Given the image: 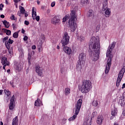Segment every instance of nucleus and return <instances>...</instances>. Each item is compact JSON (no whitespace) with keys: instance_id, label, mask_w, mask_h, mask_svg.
I'll list each match as a JSON object with an SVG mask.
<instances>
[{"instance_id":"1","label":"nucleus","mask_w":125,"mask_h":125,"mask_svg":"<svg viewBox=\"0 0 125 125\" xmlns=\"http://www.w3.org/2000/svg\"><path fill=\"white\" fill-rule=\"evenodd\" d=\"M89 53L91 56L93 61H97L100 54V42L99 38L92 37L90 41Z\"/></svg>"},{"instance_id":"2","label":"nucleus","mask_w":125,"mask_h":125,"mask_svg":"<svg viewBox=\"0 0 125 125\" xmlns=\"http://www.w3.org/2000/svg\"><path fill=\"white\" fill-rule=\"evenodd\" d=\"M68 21V25L69 28L71 29V32H75L77 28V23H75L77 20H78V16L76 13V11L72 10L70 13V16L69 15L65 16V17L62 19V22L65 23L67 20Z\"/></svg>"},{"instance_id":"3","label":"nucleus","mask_w":125,"mask_h":125,"mask_svg":"<svg viewBox=\"0 0 125 125\" xmlns=\"http://www.w3.org/2000/svg\"><path fill=\"white\" fill-rule=\"evenodd\" d=\"M116 45V43L113 42L111 45H110L108 48L107 52H106V57H108L107 60V63L106 66L105 73V74H108L109 71H110V68L112 65V58H113V55L111 54L112 51H113V48H115Z\"/></svg>"},{"instance_id":"4","label":"nucleus","mask_w":125,"mask_h":125,"mask_svg":"<svg viewBox=\"0 0 125 125\" xmlns=\"http://www.w3.org/2000/svg\"><path fill=\"white\" fill-rule=\"evenodd\" d=\"M92 88V84L89 80H83L81 88L82 93H87Z\"/></svg>"},{"instance_id":"5","label":"nucleus","mask_w":125,"mask_h":125,"mask_svg":"<svg viewBox=\"0 0 125 125\" xmlns=\"http://www.w3.org/2000/svg\"><path fill=\"white\" fill-rule=\"evenodd\" d=\"M82 104H83V100L79 99L77 103L75 104V114L72 117H70L68 119V121L71 122V121H74V120H76V118H77V116H78V115H79V113H80V110H81V108L82 107Z\"/></svg>"},{"instance_id":"6","label":"nucleus","mask_w":125,"mask_h":125,"mask_svg":"<svg viewBox=\"0 0 125 125\" xmlns=\"http://www.w3.org/2000/svg\"><path fill=\"white\" fill-rule=\"evenodd\" d=\"M104 0V2L103 3V6L102 11L104 12V11L105 17H110V15H111V11H110V9H107L108 0Z\"/></svg>"},{"instance_id":"7","label":"nucleus","mask_w":125,"mask_h":125,"mask_svg":"<svg viewBox=\"0 0 125 125\" xmlns=\"http://www.w3.org/2000/svg\"><path fill=\"white\" fill-rule=\"evenodd\" d=\"M70 41V37L68 35L67 32H65L63 38L61 41V43L62 44V46H65V45H67L69 43V42Z\"/></svg>"},{"instance_id":"8","label":"nucleus","mask_w":125,"mask_h":125,"mask_svg":"<svg viewBox=\"0 0 125 125\" xmlns=\"http://www.w3.org/2000/svg\"><path fill=\"white\" fill-rule=\"evenodd\" d=\"M85 60V55H84V53H81L79 54V60L77 62L78 64L77 65V68L79 67V68H82V63L84 62V61Z\"/></svg>"},{"instance_id":"9","label":"nucleus","mask_w":125,"mask_h":125,"mask_svg":"<svg viewBox=\"0 0 125 125\" xmlns=\"http://www.w3.org/2000/svg\"><path fill=\"white\" fill-rule=\"evenodd\" d=\"M124 74H125V69L123 68L122 69H121L118 74L117 80L116 82V86H119L120 83H121V82L122 81V79H123V77H124Z\"/></svg>"},{"instance_id":"10","label":"nucleus","mask_w":125,"mask_h":125,"mask_svg":"<svg viewBox=\"0 0 125 125\" xmlns=\"http://www.w3.org/2000/svg\"><path fill=\"white\" fill-rule=\"evenodd\" d=\"M51 23L53 24V25H60L61 24L60 17H59V16H55L52 19Z\"/></svg>"},{"instance_id":"11","label":"nucleus","mask_w":125,"mask_h":125,"mask_svg":"<svg viewBox=\"0 0 125 125\" xmlns=\"http://www.w3.org/2000/svg\"><path fill=\"white\" fill-rule=\"evenodd\" d=\"M35 71L37 73L38 76L40 77H42V67L37 65L35 67Z\"/></svg>"},{"instance_id":"12","label":"nucleus","mask_w":125,"mask_h":125,"mask_svg":"<svg viewBox=\"0 0 125 125\" xmlns=\"http://www.w3.org/2000/svg\"><path fill=\"white\" fill-rule=\"evenodd\" d=\"M14 99H15V97L14 95L11 98L10 103L9 104V108L10 110H13L14 109Z\"/></svg>"},{"instance_id":"13","label":"nucleus","mask_w":125,"mask_h":125,"mask_svg":"<svg viewBox=\"0 0 125 125\" xmlns=\"http://www.w3.org/2000/svg\"><path fill=\"white\" fill-rule=\"evenodd\" d=\"M1 63L2 65H7V66H9L10 63H9V61H7V58L6 57H3L1 60Z\"/></svg>"},{"instance_id":"14","label":"nucleus","mask_w":125,"mask_h":125,"mask_svg":"<svg viewBox=\"0 0 125 125\" xmlns=\"http://www.w3.org/2000/svg\"><path fill=\"white\" fill-rule=\"evenodd\" d=\"M63 51L69 55L72 53V50H71V48L68 46H65L63 47Z\"/></svg>"},{"instance_id":"15","label":"nucleus","mask_w":125,"mask_h":125,"mask_svg":"<svg viewBox=\"0 0 125 125\" xmlns=\"http://www.w3.org/2000/svg\"><path fill=\"white\" fill-rule=\"evenodd\" d=\"M103 120H104V118L102 115H99L97 119V124H98V125H101L103 122Z\"/></svg>"},{"instance_id":"16","label":"nucleus","mask_w":125,"mask_h":125,"mask_svg":"<svg viewBox=\"0 0 125 125\" xmlns=\"http://www.w3.org/2000/svg\"><path fill=\"white\" fill-rule=\"evenodd\" d=\"M88 17H93L94 16V12L92 10H89L87 13Z\"/></svg>"},{"instance_id":"17","label":"nucleus","mask_w":125,"mask_h":125,"mask_svg":"<svg viewBox=\"0 0 125 125\" xmlns=\"http://www.w3.org/2000/svg\"><path fill=\"white\" fill-rule=\"evenodd\" d=\"M20 9V13H18V15H19V16H21V14H24V13H25V9L24 8V7L21 6Z\"/></svg>"},{"instance_id":"18","label":"nucleus","mask_w":125,"mask_h":125,"mask_svg":"<svg viewBox=\"0 0 125 125\" xmlns=\"http://www.w3.org/2000/svg\"><path fill=\"white\" fill-rule=\"evenodd\" d=\"M18 123V117H16L13 119L12 125H17Z\"/></svg>"},{"instance_id":"19","label":"nucleus","mask_w":125,"mask_h":125,"mask_svg":"<svg viewBox=\"0 0 125 125\" xmlns=\"http://www.w3.org/2000/svg\"><path fill=\"white\" fill-rule=\"evenodd\" d=\"M15 68L18 71H20L22 69V66L19 63H16L15 65Z\"/></svg>"},{"instance_id":"20","label":"nucleus","mask_w":125,"mask_h":125,"mask_svg":"<svg viewBox=\"0 0 125 125\" xmlns=\"http://www.w3.org/2000/svg\"><path fill=\"white\" fill-rule=\"evenodd\" d=\"M117 109L114 108V109L111 111V115L113 117H115L116 116H117Z\"/></svg>"},{"instance_id":"21","label":"nucleus","mask_w":125,"mask_h":125,"mask_svg":"<svg viewBox=\"0 0 125 125\" xmlns=\"http://www.w3.org/2000/svg\"><path fill=\"white\" fill-rule=\"evenodd\" d=\"M3 25H4L6 28H9V22H7L6 20H4L3 21Z\"/></svg>"},{"instance_id":"22","label":"nucleus","mask_w":125,"mask_h":125,"mask_svg":"<svg viewBox=\"0 0 125 125\" xmlns=\"http://www.w3.org/2000/svg\"><path fill=\"white\" fill-rule=\"evenodd\" d=\"M64 94L65 95H68V94H70V88H66L65 89Z\"/></svg>"},{"instance_id":"23","label":"nucleus","mask_w":125,"mask_h":125,"mask_svg":"<svg viewBox=\"0 0 125 125\" xmlns=\"http://www.w3.org/2000/svg\"><path fill=\"white\" fill-rule=\"evenodd\" d=\"M88 3V0H81V4L83 5H85V4H87Z\"/></svg>"},{"instance_id":"24","label":"nucleus","mask_w":125,"mask_h":125,"mask_svg":"<svg viewBox=\"0 0 125 125\" xmlns=\"http://www.w3.org/2000/svg\"><path fill=\"white\" fill-rule=\"evenodd\" d=\"M19 31L15 32L13 35V38H14L15 39H17V38H18V36H19Z\"/></svg>"},{"instance_id":"25","label":"nucleus","mask_w":125,"mask_h":125,"mask_svg":"<svg viewBox=\"0 0 125 125\" xmlns=\"http://www.w3.org/2000/svg\"><path fill=\"white\" fill-rule=\"evenodd\" d=\"M83 125H91V122L88 120L83 123Z\"/></svg>"},{"instance_id":"26","label":"nucleus","mask_w":125,"mask_h":125,"mask_svg":"<svg viewBox=\"0 0 125 125\" xmlns=\"http://www.w3.org/2000/svg\"><path fill=\"white\" fill-rule=\"evenodd\" d=\"M41 105V100H36L35 102V106H40Z\"/></svg>"},{"instance_id":"27","label":"nucleus","mask_w":125,"mask_h":125,"mask_svg":"<svg viewBox=\"0 0 125 125\" xmlns=\"http://www.w3.org/2000/svg\"><path fill=\"white\" fill-rule=\"evenodd\" d=\"M5 44L7 49H9V48H10V43H9L8 41L5 42Z\"/></svg>"},{"instance_id":"28","label":"nucleus","mask_w":125,"mask_h":125,"mask_svg":"<svg viewBox=\"0 0 125 125\" xmlns=\"http://www.w3.org/2000/svg\"><path fill=\"white\" fill-rule=\"evenodd\" d=\"M35 8L33 7L32 12V17L33 16H37V12L35 11Z\"/></svg>"},{"instance_id":"29","label":"nucleus","mask_w":125,"mask_h":125,"mask_svg":"<svg viewBox=\"0 0 125 125\" xmlns=\"http://www.w3.org/2000/svg\"><path fill=\"white\" fill-rule=\"evenodd\" d=\"M4 93L5 94H6V95H7V96H9V95H10V94H11V92H10V91H9V90H6V89H5L4 90Z\"/></svg>"},{"instance_id":"30","label":"nucleus","mask_w":125,"mask_h":125,"mask_svg":"<svg viewBox=\"0 0 125 125\" xmlns=\"http://www.w3.org/2000/svg\"><path fill=\"white\" fill-rule=\"evenodd\" d=\"M33 20H35V19H36V21H37V22H39V21H40V16H33Z\"/></svg>"},{"instance_id":"31","label":"nucleus","mask_w":125,"mask_h":125,"mask_svg":"<svg viewBox=\"0 0 125 125\" xmlns=\"http://www.w3.org/2000/svg\"><path fill=\"white\" fill-rule=\"evenodd\" d=\"M92 105L94 107H96L98 105V102H97V101H94L92 103Z\"/></svg>"},{"instance_id":"32","label":"nucleus","mask_w":125,"mask_h":125,"mask_svg":"<svg viewBox=\"0 0 125 125\" xmlns=\"http://www.w3.org/2000/svg\"><path fill=\"white\" fill-rule=\"evenodd\" d=\"M6 35L7 36H10V35H11V31L7 29V31H6Z\"/></svg>"},{"instance_id":"33","label":"nucleus","mask_w":125,"mask_h":125,"mask_svg":"<svg viewBox=\"0 0 125 125\" xmlns=\"http://www.w3.org/2000/svg\"><path fill=\"white\" fill-rule=\"evenodd\" d=\"M10 19H11V20H14V21L16 20V18H15V16H14V15L12 14L11 17H10Z\"/></svg>"},{"instance_id":"34","label":"nucleus","mask_w":125,"mask_h":125,"mask_svg":"<svg viewBox=\"0 0 125 125\" xmlns=\"http://www.w3.org/2000/svg\"><path fill=\"white\" fill-rule=\"evenodd\" d=\"M99 30H100V25H98L96 28V32H99Z\"/></svg>"},{"instance_id":"35","label":"nucleus","mask_w":125,"mask_h":125,"mask_svg":"<svg viewBox=\"0 0 125 125\" xmlns=\"http://www.w3.org/2000/svg\"><path fill=\"white\" fill-rule=\"evenodd\" d=\"M31 56H30V54H28V62L29 64H31Z\"/></svg>"},{"instance_id":"36","label":"nucleus","mask_w":125,"mask_h":125,"mask_svg":"<svg viewBox=\"0 0 125 125\" xmlns=\"http://www.w3.org/2000/svg\"><path fill=\"white\" fill-rule=\"evenodd\" d=\"M10 44H12L14 41L13 40H11V39H9L8 41H7Z\"/></svg>"},{"instance_id":"37","label":"nucleus","mask_w":125,"mask_h":125,"mask_svg":"<svg viewBox=\"0 0 125 125\" xmlns=\"http://www.w3.org/2000/svg\"><path fill=\"white\" fill-rule=\"evenodd\" d=\"M3 6H4L3 4L1 3L0 4V10L1 11H2V8H3Z\"/></svg>"},{"instance_id":"38","label":"nucleus","mask_w":125,"mask_h":125,"mask_svg":"<svg viewBox=\"0 0 125 125\" xmlns=\"http://www.w3.org/2000/svg\"><path fill=\"white\" fill-rule=\"evenodd\" d=\"M51 6L52 7H54V6H55V1H53L51 3Z\"/></svg>"},{"instance_id":"39","label":"nucleus","mask_w":125,"mask_h":125,"mask_svg":"<svg viewBox=\"0 0 125 125\" xmlns=\"http://www.w3.org/2000/svg\"><path fill=\"white\" fill-rule=\"evenodd\" d=\"M23 41L26 42V41H28V37L27 36H25L23 38Z\"/></svg>"},{"instance_id":"40","label":"nucleus","mask_w":125,"mask_h":125,"mask_svg":"<svg viewBox=\"0 0 125 125\" xmlns=\"http://www.w3.org/2000/svg\"><path fill=\"white\" fill-rule=\"evenodd\" d=\"M7 40H8V36L4 38L3 39V42H5V41H7Z\"/></svg>"},{"instance_id":"41","label":"nucleus","mask_w":125,"mask_h":125,"mask_svg":"<svg viewBox=\"0 0 125 125\" xmlns=\"http://www.w3.org/2000/svg\"><path fill=\"white\" fill-rule=\"evenodd\" d=\"M24 24L25 25H26L27 26H28V25H29V21H25Z\"/></svg>"},{"instance_id":"42","label":"nucleus","mask_w":125,"mask_h":125,"mask_svg":"<svg viewBox=\"0 0 125 125\" xmlns=\"http://www.w3.org/2000/svg\"><path fill=\"white\" fill-rule=\"evenodd\" d=\"M61 73H62V74H64V68H61Z\"/></svg>"},{"instance_id":"43","label":"nucleus","mask_w":125,"mask_h":125,"mask_svg":"<svg viewBox=\"0 0 125 125\" xmlns=\"http://www.w3.org/2000/svg\"><path fill=\"white\" fill-rule=\"evenodd\" d=\"M0 27H1V25H0V35H1V36H2L3 34L2 33V32H1V28H0Z\"/></svg>"},{"instance_id":"44","label":"nucleus","mask_w":125,"mask_h":125,"mask_svg":"<svg viewBox=\"0 0 125 125\" xmlns=\"http://www.w3.org/2000/svg\"><path fill=\"white\" fill-rule=\"evenodd\" d=\"M2 31H3V32L4 33H6V31H7V29H6L5 28H3V29H2Z\"/></svg>"},{"instance_id":"45","label":"nucleus","mask_w":125,"mask_h":125,"mask_svg":"<svg viewBox=\"0 0 125 125\" xmlns=\"http://www.w3.org/2000/svg\"><path fill=\"white\" fill-rule=\"evenodd\" d=\"M32 49H36V48H37V47L35 45H33L32 46Z\"/></svg>"},{"instance_id":"46","label":"nucleus","mask_w":125,"mask_h":125,"mask_svg":"<svg viewBox=\"0 0 125 125\" xmlns=\"http://www.w3.org/2000/svg\"><path fill=\"white\" fill-rule=\"evenodd\" d=\"M24 14L25 15V17H28V13H27L26 12L24 13Z\"/></svg>"},{"instance_id":"47","label":"nucleus","mask_w":125,"mask_h":125,"mask_svg":"<svg viewBox=\"0 0 125 125\" xmlns=\"http://www.w3.org/2000/svg\"><path fill=\"white\" fill-rule=\"evenodd\" d=\"M3 69L4 70H5V67H6V66H7V65H6V64H3Z\"/></svg>"},{"instance_id":"48","label":"nucleus","mask_w":125,"mask_h":125,"mask_svg":"<svg viewBox=\"0 0 125 125\" xmlns=\"http://www.w3.org/2000/svg\"><path fill=\"white\" fill-rule=\"evenodd\" d=\"M122 115H123V116H125V109L124 110H123Z\"/></svg>"},{"instance_id":"49","label":"nucleus","mask_w":125,"mask_h":125,"mask_svg":"<svg viewBox=\"0 0 125 125\" xmlns=\"http://www.w3.org/2000/svg\"><path fill=\"white\" fill-rule=\"evenodd\" d=\"M21 33H22V34H25V30H24L23 29H22V30H21Z\"/></svg>"},{"instance_id":"50","label":"nucleus","mask_w":125,"mask_h":125,"mask_svg":"<svg viewBox=\"0 0 125 125\" xmlns=\"http://www.w3.org/2000/svg\"><path fill=\"white\" fill-rule=\"evenodd\" d=\"M3 91V90H0V95H1V94H2V92Z\"/></svg>"},{"instance_id":"51","label":"nucleus","mask_w":125,"mask_h":125,"mask_svg":"<svg viewBox=\"0 0 125 125\" xmlns=\"http://www.w3.org/2000/svg\"><path fill=\"white\" fill-rule=\"evenodd\" d=\"M4 17H5V16H4V15H0V18H4Z\"/></svg>"},{"instance_id":"52","label":"nucleus","mask_w":125,"mask_h":125,"mask_svg":"<svg viewBox=\"0 0 125 125\" xmlns=\"http://www.w3.org/2000/svg\"><path fill=\"white\" fill-rule=\"evenodd\" d=\"M125 83H124V84H123V86H122V88L124 89V88H125Z\"/></svg>"},{"instance_id":"53","label":"nucleus","mask_w":125,"mask_h":125,"mask_svg":"<svg viewBox=\"0 0 125 125\" xmlns=\"http://www.w3.org/2000/svg\"><path fill=\"white\" fill-rule=\"evenodd\" d=\"M12 26L13 27V29H15V24L14 23L12 24Z\"/></svg>"},{"instance_id":"54","label":"nucleus","mask_w":125,"mask_h":125,"mask_svg":"<svg viewBox=\"0 0 125 125\" xmlns=\"http://www.w3.org/2000/svg\"><path fill=\"white\" fill-rule=\"evenodd\" d=\"M123 98H124V99H125V92L123 94Z\"/></svg>"},{"instance_id":"55","label":"nucleus","mask_w":125,"mask_h":125,"mask_svg":"<svg viewBox=\"0 0 125 125\" xmlns=\"http://www.w3.org/2000/svg\"><path fill=\"white\" fill-rule=\"evenodd\" d=\"M94 115H95V112H93V113L92 114V116L94 117Z\"/></svg>"},{"instance_id":"56","label":"nucleus","mask_w":125,"mask_h":125,"mask_svg":"<svg viewBox=\"0 0 125 125\" xmlns=\"http://www.w3.org/2000/svg\"><path fill=\"white\" fill-rule=\"evenodd\" d=\"M113 125H119V124L118 123H114L113 124Z\"/></svg>"},{"instance_id":"57","label":"nucleus","mask_w":125,"mask_h":125,"mask_svg":"<svg viewBox=\"0 0 125 125\" xmlns=\"http://www.w3.org/2000/svg\"><path fill=\"white\" fill-rule=\"evenodd\" d=\"M8 52L9 54H11V51L10 50H8Z\"/></svg>"},{"instance_id":"58","label":"nucleus","mask_w":125,"mask_h":125,"mask_svg":"<svg viewBox=\"0 0 125 125\" xmlns=\"http://www.w3.org/2000/svg\"><path fill=\"white\" fill-rule=\"evenodd\" d=\"M0 125H3V123H2L1 121L0 122Z\"/></svg>"},{"instance_id":"59","label":"nucleus","mask_w":125,"mask_h":125,"mask_svg":"<svg viewBox=\"0 0 125 125\" xmlns=\"http://www.w3.org/2000/svg\"><path fill=\"white\" fill-rule=\"evenodd\" d=\"M6 1V4H8V1H7V0H5Z\"/></svg>"},{"instance_id":"60","label":"nucleus","mask_w":125,"mask_h":125,"mask_svg":"<svg viewBox=\"0 0 125 125\" xmlns=\"http://www.w3.org/2000/svg\"><path fill=\"white\" fill-rule=\"evenodd\" d=\"M57 48V49H59L60 48V47L59 45H58Z\"/></svg>"},{"instance_id":"61","label":"nucleus","mask_w":125,"mask_h":125,"mask_svg":"<svg viewBox=\"0 0 125 125\" xmlns=\"http://www.w3.org/2000/svg\"><path fill=\"white\" fill-rule=\"evenodd\" d=\"M7 73H9V72H10V69H8L7 70Z\"/></svg>"},{"instance_id":"62","label":"nucleus","mask_w":125,"mask_h":125,"mask_svg":"<svg viewBox=\"0 0 125 125\" xmlns=\"http://www.w3.org/2000/svg\"><path fill=\"white\" fill-rule=\"evenodd\" d=\"M40 44L41 45V46H42V42H40Z\"/></svg>"},{"instance_id":"63","label":"nucleus","mask_w":125,"mask_h":125,"mask_svg":"<svg viewBox=\"0 0 125 125\" xmlns=\"http://www.w3.org/2000/svg\"><path fill=\"white\" fill-rule=\"evenodd\" d=\"M38 4H40V1H37Z\"/></svg>"},{"instance_id":"64","label":"nucleus","mask_w":125,"mask_h":125,"mask_svg":"<svg viewBox=\"0 0 125 125\" xmlns=\"http://www.w3.org/2000/svg\"><path fill=\"white\" fill-rule=\"evenodd\" d=\"M83 40H84V37H82Z\"/></svg>"}]
</instances>
